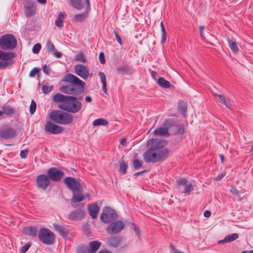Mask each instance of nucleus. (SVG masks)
<instances>
[{
  "instance_id": "nucleus-1",
  "label": "nucleus",
  "mask_w": 253,
  "mask_h": 253,
  "mask_svg": "<svg viewBox=\"0 0 253 253\" xmlns=\"http://www.w3.org/2000/svg\"><path fill=\"white\" fill-rule=\"evenodd\" d=\"M167 141L158 138H151L147 141L148 150L143 155L144 161L147 163H155L163 162L169 157V149L166 147Z\"/></svg>"
},
{
  "instance_id": "nucleus-2",
  "label": "nucleus",
  "mask_w": 253,
  "mask_h": 253,
  "mask_svg": "<svg viewBox=\"0 0 253 253\" xmlns=\"http://www.w3.org/2000/svg\"><path fill=\"white\" fill-rule=\"evenodd\" d=\"M53 99L55 102H62L58 104V108L69 113L78 112L82 107L81 102L75 96L64 95L59 93L53 96Z\"/></svg>"
},
{
  "instance_id": "nucleus-3",
  "label": "nucleus",
  "mask_w": 253,
  "mask_h": 253,
  "mask_svg": "<svg viewBox=\"0 0 253 253\" xmlns=\"http://www.w3.org/2000/svg\"><path fill=\"white\" fill-rule=\"evenodd\" d=\"M63 81L69 83V84L62 85L60 91L63 93L78 96L84 91L85 83L77 76L68 74L64 78Z\"/></svg>"
},
{
  "instance_id": "nucleus-4",
  "label": "nucleus",
  "mask_w": 253,
  "mask_h": 253,
  "mask_svg": "<svg viewBox=\"0 0 253 253\" xmlns=\"http://www.w3.org/2000/svg\"><path fill=\"white\" fill-rule=\"evenodd\" d=\"M81 180L76 179L74 177H67L63 180V182L67 188L70 190L73 196L71 199V204L74 208L77 207V203L83 201L85 197L83 194V187L82 184L80 182Z\"/></svg>"
},
{
  "instance_id": "nucleus-5",
  "label": "nucleus",
  "mask_w": 253,
  "mask_h": 253,
  "mask_svg": "<svg viewBox=\"0 0 253 253\" xmlns=\"http://www.w3.org/2000/svg\"><path fill=\"white\" fill-rule=\"evenodd\" d=\"M50 118L55 123L64 125H69L73 121L71 114L61 110H53L50 114Z\"/></svg>"
},
{
  "instance_id": "nucleus-6",
  "label": "nucleus",
  "mask_w": 253,
  "mask_h": 253,
  "mask_svg": "<svg viewBox=\"0 0 253 253\" xmlns=\"http://www.w3.org/2000/svg\"><path fill=\"white\" fill-rule=\"evenodd\" d=\"M16 46L17 40L12 34L3 35L0 38V47L2 50H12Z\"/></svg>"
},
{
  "instance_id": "nucleus-7",
  "label": "nucleus",
  "mask_w": 253,
  "mask_h": 253,
  "mask_svg": "<svg viewBox=\"0 0 253 253\" xmlns=\"http://www.w3.org/2000/svg\"><path fill=\"white\" fill-rule=\"evenodd\" d=\"M165 126L168 127V131L171 134L181 135L185 132L184 125L178 124L174 119L166 120Z\"/></svg>"
},
{
  "instance_id": "nucleus-8",
  "label": "nucleus",
  "mask_w": 253,
  "mask_h": 253,
  "mask_svg": "<svg viewBox=\"0 0 253 253\" xmlns=\"http://www.w3.org/2000/svg\"><path fill=\"white\" fill-rule=\"evenodd\" d=\"M39 239L43 244L51 245L55 242V235L49 229L42 228L39 232Z\"/></svg>"
},
{
  "instance_id": "nucleus-9",
  "label": "nucleus",
  "mask_w": 253,
  "mask_h": 253,
  "mask_svg": "<svg viewBox=\"0 0 253 253\" xmlns=\"http://www.w3.org/2000/svg\"><path fill=\"white\" fill-rule=\"evenodd\" d=\"M118 218L116 211L110 207H105L100 216V220L104 223H109Z\"/></svg>"
},
{
  "instance_id": "nucleus-10",
  "label": "nucleus",
  "mask_w": 253,
  "mask_h": 253,
  "mask_svg": "<svg viewBox=\"0 0 253 253\" xmlns=\"http://www.w3.org/2000/svg\"><path fill=\"white\" fill-rule=\"evenodd\" d=\"M15 53L12 52H3L0 50V69H6L13 64L12 58L15 57Z\"/></svg>"
},
{
  "instance_id": "nucleus-11",
  "label": "nucleus",
  "mask_w": 253,
  "mask_h": 253,
  "mask_svg": "<svg viewBox=\"0 0 253 253\" xmlns=\"http://www.w3.org/2000/svg\"><path fill=\"white\" fill-rule=\"evenodd\" d=\"M47 174L50 180L54 182H59L64 176V172L58 168L52 167L47 170Z\"/></svg>"
},
{
  "instance_id": "nucleus-12",
  "label": "nucleus",
  "mask_w": 253,
  "mask_h": 253,
  "mask_svg": "<svg viewBox=\"0 0 253 253\" xmlns=\"http://www.w3.org/2000/svg\"><path fill=\"white\" fill-rule=\"evenodd\" d=\"M125 223L121 220L113 221L107 226L106 231L109 234H116L121 232L125 227Z\"/></svg>"
},
{
  "instance_id": "nucleus-13",
  "label": "nucleus",
  "mask_w": 253,
  "mask_h": 253,
  "mask_svg": "<svg viewBox=\"0 0 253 253\" xmlns=\"http://www.w3.org/2000/svg\"><path fill=\"white\" fill-rule=\"evenodd\" d=\"M47 174H41L36 178V183L38 188L45 190L49 186L50 182Z\"/></svg>"
},
{
  "instance_id": "nucleus-14",
  "label": "nucleus",
  "mask_w": 253,
  "mask_h": 253,
  "mask_svg": "<svg viewBox=\"0 0 253 253\" xmlns=\"http://www.w3.org/2000/svg\"><path fill=\"white\" fill-rule=\"evenodd\" d=\"M84 205L82 204L79 208L69 213L68 218L72 221L81 220L84 217Z\"/></svg>"
},
{
  "instance_id": "nucleus-15",
  "label": "nucleus",
  "mask_w": 253,
  "mask_h": 253,
  "mask_svg": "<svg viewBox=\"0 0 253 253\" xmlns=\"http://www.w3.org/2000/svg\"><path fill=\"white\" fill-rule=\"evenodd\" d=\"M44 130L46 132L53 134H58L63 131V128L61 126L54 124L53 122L48 121L44 126Z\"/></svg>"
},
{
  "instance_id": "nucleus-16",
  "label": "nucleus",
  "mask_w": 253,
  "mask_h": 253,
  "mask_svg": "<svg viewBox=\"0 0 253 253\" xmlns=\"http://www.w3.org/2000/svg\"><path fill=\"white\" fill-rule=\"evenodd\" d=\"M16 135V131L11 127H1L0 128V136L3 139H6L13 138Z\"/></svg>"
},
{
  "instance_id": "nucleus-17",
  "label": "nucleus",
  "mask_w": 253,
  "mask_h": 253,
  "mask_svg": "<svg viewBox=\"0 0 253 253\" xmlns=\"http://www.w3.org/2000/svg\"><path fill=\"white\" fill-rule=\"evenodd\" d=\"M75 73L84 80L87 79L89 72L87 67L83 64H78L74 68Z\"/></svg>"
},
{
  "instance_id": "nucleus-18",
  "label": "nucleus",
  "mask_w": 253,
  "mask_h": 253,
  "mask_svg": "<svg viewBox=\"0 0 253 253\" xmlns=\"http://www.w3.org/2000/svg\"><path fill=\"white\" fill-rule=\"evenodd\" d=\"M117 72L121 75H132L134 73L133 68L127 64L120 65L117 68Z\"/></svg>"
},
{
  "instance_id": "nucleus-19",
  "label": "nucleus",
  "mask_w": 253,
  "mask_h": 253,
  "mask_svg": "<svg viewBox=\"0 0 253 253\" xmlns=\"http://www.w3.org/2000/svg\"><path fill=\"white\" fill-rule=\"evenodd\" d=\"M2 110V116L3 115H6L7 117H11L17 113V111L15 108L11 107L10 105L5 104L1 107Z\"/></svg>"
},
{
  "instance_id": "nucleus-20",
  "label": "nucleus",
  "mask_w": 253,
  "mask_h": 253,
  "mask_svg": "<svg viewBox=\"0 0 253 253\" xmlns=\"http://www.w3.org/2000/svg\"><path fill=\"white\" fill-rule=\"evenodd\" d=\"M37 5L35 2L29 3L25 6V14L27 17L35 15L36 12Z\"/></svg>"
},
{
  "instance_id": "nucleus-21",
  "label": "nucleus",
  "mask_w": 253,
  "mask_h": 253,
  "mask_svg": "<svg viewBox=\"0 0 253 253\" xmlns=\"http://www.w3.org/2000/svg\"><path fill=\"white\" fill-rule=\"evenodd\" d=\"M154 134L157 136H168L169 135V133L168 131V128L165 126V121L163 123V126L154 131Z\"/></svg>"
},
{
  "instance_id": "nucleus-22",
  "label": "nucleus",
  "mask_w": 253,
  "mask_h": 253,
  "mask_svg": "<svg viewBox=\"0 0 253 253\" xmlns=\"http://www.w3.org/2000/svg\"><path fill=\"white\" fill-rule=\"evenodd\" d=\"M23 233L27 236L36 237L38 232V229L36 226H28L23 229Z\"/></svg>"
},
{
  "instance_id": "nucleus-23",
  "label": "nucleus",
  "mask_w": 253,
  "mask_h": 253,
  "mask_svg": "<svg viewBox=\"0 0 253 253\" xmlns=\"http://www.w3.org/2000/svg\"><path fill=\"white\" fill-rule=\"evenodd\" d=\"M101 243L95 240L89 243L88 253H95L101 247Z\"/></svg>"
},
{
  "instance_id": "nucleus-24",
  "label": "nucleus",
  "mask_w": 253,
  "mask_h": 253,
  "mask_svg": "<svg viewBox=\"0 0 253 253\" xmlns=\"http://www.w3.org/2000/svg\"><path fill=\"white\" fill-rule=\"evenodd\" d=\"M88 210L90 216H91L93 219L96 218L99 210V208L97 204H92L88 205Z\"/></svg>"
},
{
  "instance_id": "nucleus-25",
  "label": "nucleus",
  "mask_w": 253,
  "mask_h": 253,
  "mask_svg": "<svg viewBox=\"0 0 253 253\" xmlns=\"http://www.w3.org/2000/svg\"><path fill=\"white\" fill-rule=\"evenodd\" d=\"M239 237L237 233H233L229 234L225 237L224 239L218 241V244H221L224 243H230L236 240Z\"/></svg>"
},
{
  "instance_id": "nucleus-26",
  "label": "nucleus",
  "mask_w": 253,
  "mask_h": 253,
  "mask_svg": "<svg viewBox=\"0 0 253 253\" xmlns=\"http://www.w3.org/2000/svg\"><path fill=\"white\" fill-rule=\"evenodd\" d=\"M121 238L118 236H113L110 238L107 243L108 245L114 248L117 247L120 245Z\"/></svg>"
},
{
  "instance_id": "nucleus-27",
  "label": "nucleus",
  "mask_w": 253,
  "mask_h": 253,
  "mask_svg": "<svg viewBox=\"0 0 253 253\" xmlns=\"http://www.w3.org/2000/svg\"><path fill=\"white\" fill-rule=\"evenodd\" d=\"M157 84L162 87L168 88L172 85L169 82L165 79L163 77H160L157 81Z\"/></svg>"
},
{
  "instance_id": "nucleus-28",
  "label": "nucleus",
  "mask_w": 253,
  "mask_h": 253,
  "mask_svg": "<svg viewBox=\"0 0 253 253\" xmlns=\"http://www.w3.org/2000/svg\"><path fill=\"white\" fill-rule=\"evenodd\" d=\"M53 226L54 228V229L59 232L60 235L62 236H67L68 232L67 231L65 228L57 223H53Z\"/></svg>"
},
{
  "instance_id": "nucleus-29",
  "label": "nucleus",
  "mask_w": 253,
  "mask_h": 253,
  "mask_svg": "<svg viewBox=\"0 0 253 253\" xmlns=\"http://www.w3.org/2000/svg\"><path fill=\"white\" fill-rule=\"evenodd\" d=\"M98 76L100 77L101 79V82L102 84V89L103 92L107 94V82H106V78L105 74L102 72H99L98 73Z\"/></svg>"
},
{
  "instance_id": "nucleus-30",
  "label": "nucleus",
  "mask_w": 253,
  "mask_h": 253,
  "mask_svg": "<svg viewBox=\"0 0 253 253\" xmlns=\"http://www.w3.org/2000/svg\"><path fill=\"white\" fill-rule=\"evenodd\" d=\"M66 14L62 12H60L58 14L57 19L55 20V24L56 26L59 28H62L64 26L63 19Z\"/></svg>"
},
{
  "instance_id": "nucleus-31",
  "label": "nucleus",
  "mask_w": 253,
  "mask_h": 253,
  "mask_svg": "<svg viewBox=\"0 0 253 253\" xmlns=\"http://www.w3.org/2000/svg\"><path fill=\"white\" fill-rule=\"evenodd\" d=\"M187 104L183 100H179L178 103V109L179 113L184 116L187 112Z\"/></svg>"
},
{
  "instance_id": "nucleus-32",
  "label": "nucleus",
  "mask_w": 253,
  "mask_h": 253,
  "mask_svg": "<svg viewBox=\"0 0 253 253\" xmlns=\"http://www.w3.org/2000/svg\"><path fill=\"white\" fill-rule=\"evenodd\" d=\"M228 43L229 47L234 53H237L239 51V48L235 40L228 39Z\"/></svg>"
},
{
  "instance_id": "nucleus-33",
  "label": "nucleus",
  "mask_w": 253,
  "mask_h": 253,
  "mask_svg": "<svg viewBox=\"0 0 253 253\" xmlns=\"http://www.w3.org/2000/svg\"><path fill=\"white\" fill-rule=\"evenodd\" d=\"M71 5L78 10H81L83 8L82 0H70Z\"/></svg>"
},
{
  "instance_id": "nucleus-34",
  "label": "nucleus",
  "mask_w": 253,
  "mask_h": 253,
  "mask_svg": "<svg viewBox=\"0 0 253 253\" xmlns=\"http://www.w3.org/2000/svg\"><path fill=\"white\" fill-rule=\"evenodd\" d=\"M108 124V122L105 119L99 118L95 120L92 123V125L94 126H105Z\"/></svg>"
},
{
  "instance_id": "nucleus-35",
  "label": "nucleus",
  "mask_w": 253,
  "mask_h": 253,
  "mask_svg": "<svg viewBox=\"0 0 253 253\" xmlns=\"http://www.w3.org/2000/svg\"><path fill=\"white\" fill-rule=\"evenodd\" d=\"M214 95L218 98V100L221 103L225 105L227 108H230V103H229V100L224 95H219L215 94Z\"/></svg>"
},
{
  "instance_id": "nucleus-36",
  "label": "nucleus",
  "mask_w": 253,
  "mask_h": 253,
  "mask_svg": "<svg viewBox=\"0 0 253 253\" xmlns=\"http://www.w3.org/2000/svg\"><path fill=\"white\" fill-rule=\"evenodd\" d=\"M87 17V14L86 13H81L75 14L73 20L76 22H82Z\"/></svg>"
},
{
  "instance_id": "nucleus-37",
  "label": "nucleus",
  "mask_w": 253,
  "mask_h": 253,
  "mask_svg": "<svg viewBox=\"0 0 253 253\" xmlns=\"http://www.w3.org/2000/svg\"><path fill=\"white\" fill-rule=\"evenodd\" d=\"M75 60L77 61H80L83 63H85L87 61L84 56V54L82 52H79L76 55Z\"/></svg>"
},
{
  "instance_id": "nucleus-38",
  "label": "nucleus",
  "mask_w": 253,
  "mask_h": 253,
  "mask_svg": "<svg viewBox=\"0 0 253 253\" xmlns=\"http://www.w3.org/2000/svg\"><path fill=\"white\" fill-rule=\"evenodd\" d=\"M128 167L127 164L124 161L120 162L119 165V172L123 174H125L126 172V170Z\"/></svg>"
},
{
  "instance_id": "nucleus-39",
  "label": "nucleus",
  "mask_w": 253,
  "mask_h": 253,
  "mask_svg": "<svg viewBox=\"0 0 253 253\" xmlns=\"http://www.w3.org/2000/svg\"><path fill=\"white\" fill-rule=\"evenodd\" d=\"M46 51L49 52H53L55 51V47L50 40H48L46 44Z\"/></svg>"
},
{
  "instance_id": "nucleus-40",
  "label": "nucleus",
  "mask_w": 253,
  "mask_h": 253,
  "mask_svg": "<svg viewBox=\"0 0 253 253\" xmlns=\"http://www.w3.org/2000/svg\"><path fill=\"white\" fill-rule=\"evenodd\" d=\"M143 162L141 160L135 159L133 161V166L135 169H138L142 167Z\"/></svg>"
},
{
  "instance_id": "nucleus-41",
  "label": "nucleus",
  "mask_w": 253,
  "mask_h": 253,
  "mask_svg": "<svg viewBox=\"0 0 253 253\" xmlns=\"http://www.w3.org/2000/svg\"><path fill=\"white\" fill-rule=\"evenodd\" d=\"M184 190L182 192L183 193H186L188 195L193 190V185L191 183L185 185Z\"/></svg>"
},
{
  "instance_id": "nucleus-42",
  "label": "nucleus",
  "mask_w": 253,
  "mask_h": 253,
  "mask_svg": "<svg viewBox=\"0 0 253 253\" xmlns=\"http://www.w3.org/2000/svg\"><path fill=\"white\" fill-rule=\"evenodd\" d=\"M88 249L87 247L84 244L80 245L77 249V253H86Z\"/></svg>"
},
{
  "instance_id": "nucleus-43",
  "label": "nucleus",
  "mask_w": 253,
  "mask_h": 253,
  "mask_svg": "<svg viewBox=\"0 0 253 253\" xmlns=\"http://www.w3.org/2000/svg\"><path fill=\"white\" fill-rule=\"evenodd\" d=\"M52 85L47 86L46 85H43L42 86V92L45 94H48L52 91Z\"/></svg>"
},
{
  "instance_id": "nucleus-44",
  "label": "nucleus",
  "mask_w": 253,
  "mask_h": 253,
  "mask_svg": "<svg viewBox=\"0 0 253 253\" xmlns=\"http://www.w3.org/2000/svg\"><path fill=\"white\" fill-rule=\"evenodd\" d=\"M176 182L178 186H185L187 183V180L185 178H181L176 179Z\"/></svg>"
},
{
  "instance_id": "nucleus-45",
  "label": "nucleus",
  "mask_w": 253,
  "mask_h": 253,
  "mask_svg": "<svg viewBox=\"0 0 253 253\" xmlns=\"http://www.w3.org/2000/svg\"><path fill=\"white\" fill-rule=\"evenodd\" d=\"M42 46L41 44L39 43L35 44L32 49V51L35 54L38 53L41 49Z\"/></svg>"
},
{
  "instance_id": "nucleus-46",
  "label": "nucleus",
  "mask_w": 253,
  "mask_h": 253,
  "mask_svg": "<svg viewBox=\"0 0 253 253\" xmlns=\"http://www.w3.org/2000/svg\"><path fill=\"white\" fill-rule=\"evenodd\" d=\"M37 105L34 100H32L30 106V112L31 114H33L36 111Z\"/></svg>"
},
{
  "instance_id": "nucleus-47",
  "label": "nucleus",
  "mask_w": 253,
  "mask_h": 253,
  "mask_svg": "<svg viewBox=\"0 0 253 253\" xmlns=\"http://www.w3.org/2000/svg\"><path fill=\"white\" fill-rule=\"evenodd\" d=\"M31 246V244L30 243H26L24 246H22L20 248V253H25L28 249L30 248V247Z\"/></svg>"
},
{
  "instance_id": "nucleus-48",
  "label": "nucleus",
  "mask_w": 253,
  "mask_h": 253,
  "mask_svg": "<svg viewBox=\"0 0 253 253\" xmlns=\"http://www.w3.org/2000/svg\"><path fill=\"white\" fill-rule=\"evenodd\" d=\"M40 72V69L37 67H35L30 72L29 76L30 77L33 78L36 76V74H38Z\"/></svg>"
},
{
  "instance_id": "nucleus-49",
  "label": "nucleus",
  "mask_w": 253,
  "mask_h": 253,
  "mask_svg": "<svg viewBox=\"0 0 253 253\" xmlns=\"http://www.w3.org/2000/svg\"><path fill=\"white\" fill-rule=\"evenodd\" d=\"M161 31H162V40L161 42L162 43H163L165 42L167 39V33L166 31L165 28V27H163V28H161Z\"/></svg>"
},
{
  "instance_id": "nucleus-50",
  "label": "nucleus",
  "mask_w": 253,
  "mask_h": 253,
  "mask_svg": "<svg viewBox=\"0 0 253 253\" xmlns=\"http://www.w3.org/2000/svg\"><path fill=\"white\" fill-rule=\"evenodd\" d=\"M114 35H115V38L117 40V41L120 44V45H122L123 44V42L122 41V40H121V37H120L119 35V33L118 31H114Z\"/></svg>"
},
{
  "instance_id": "nucleus-51",
  "label": "nucleus",
  "mask_w": 253,
  "mask_h": 253,
  "mask_svg": "<svg viewBox=\"0 0 253 253\" xmlns=\"http://www.w3.org/2000/svg\"><path fill=\"white\" fill-rule=\"evenodd\" d=\"M28 150L27 149L23 150L20 152V157L23 159H25L27 157Z\"/></svg>"
},
{
  "instance_id": "nucleus-52",
  "label": "nucleus",
  "mask_w": 253,
  "mask_h": 253,
  "mask_svg": "<svg viewBox=\"0 0 253 253\" xmlns=\"http://www.w3.org/2000/svg\"><path fill=\"white\" fill-rule=\"evenodd\" d=\"M99 59L100 63L102 64L105 62V55L103 52H101L99 54Z\"/></svg>"
},
{
  "instance_id": "nucleus-53",
  "label": "nucleus",
  "mask_w": 253,
  "mask_h": 253,
  "mask_svg": "<svg viewBox=\"0 0 253 253\" xmlns=\"http://www.w3.org/2000/svg\"><path fill=\"white\" fill-rule=\"evenodd\" d=\"M230 192L235 195H237V196H239L240 195V192L237 189L236 187H234V186H232L231 189H230Z\"/></svg>"
},
{
  "instance_id": "nucleus-54",
  "label": "nucleus",
  "mask_w": 253,
  "mask_h": 253,
  "mask_svg": "<svg viewBox=\"0 0 253 253\" xmlns=\"http://www.w3.org/2000/svg\"><path fill=\"white\" fill-rule=\"evenodd\" d=\"M205 29V27L204 26H200L199 30H200V34L202 39V40H205V37L204 36V29Z\"/></svg>"
},
{
  "instance_id": "nucleus-55",
  "label": "nucleus",
  "mask_w": 253,
  "mask_h": 253,
  "mask_svg": "<svg viewBox=\"0 0 253 253\" xmlns=\"http://www.w3.org/2000/svg\"><path fill=\"white\" fill-rule=\"evenodd\" d=\"M225 175H226V172L223 171L220 174L218 175L216 177L215 179L217 181H220L225 176Z\"/></svg>"
},
{
  "instance_id": "nucleus-56",
  "label": "nucleus",
  "mask_w": 253,
  "mask_h": 253,
  "mask_svg": "<svg viewBox=\"0 0 253 253\" xmlns=\"http://www.w3.org/2000/svg\"><path fill=\"white\" fill-rule=\"evenodd\" d=\"M131 228L133 229L136 234L139 236L140 234L139 229L137 227L136 225L133 223L131 224Z\"/></svg>"
},
{
  "instance_id": "nucleus-57",
  "label": "nucleus",
  "mask_w": 253,
  "mask_h": 253,
  "mask_svg": "<svg viewBox=\"0 0 253 253\" xmlns=\"http://www.w3.org/2000/svg\"><path fill=\"white\" fill-rule=\"evenodd\" d=\"M149 71L151 74V77H152V78L153 79H154L155 80L157 81V77L158 76L157 73L154 71L151 70V69H149Z\"/></svg>"
},
{
  "instance_id": "nucleus-58",
  "label": "nucleus",
  "mask_w": 253,
  "mask_h": 253,
  "mask_svg": "<svg viewBox=\"0 0 253 253\" xmlns=\"http://www.w3.org/2000/svg\"><path fill=\"white\" fill-rule=\"evenodd\" d=\"M42 68H43V70L44 72L46 74L49 75L50 74V70H49V69L47 66V65L46 64L44 65L42 67Z\"/></svg>"
},
{
  "instance_id": "nucleus-59",
  "label": "nucleus",
  "mask_w": 253,
  "mask_h": 253,
  "mask_svg": "<svg viewBox=\"0 0 253 253\" xmlns=\"http://www.w3.org/2000/svg\"><path fill=\"white\" fill-rule=\"evenodd\" d=\"M170 247L171 249V250L173 251V253H183L182 252H180L177 250L174 247V246L172 244H170Z\"/></svg>"
},
{
  "instance_id": "nucleus-60",
  "label": "nucleus",
  "mask_w": 253,
  "mask_h": 253,
  "mask_svg": "<svg viewBox=\"0 0 253 253\" xmlns=\"http://www.w3.org/2000/svg\"><path fill=\"white\" fill-rule=\"evenodd\" d=\"M54 55L56 57V58H61L62 57V53H60V52L58 51H54Z\"/></svg>"
},
{
  "instance_id": "nucleus-61",
  "label": "nucleus",
  "mask_w": 253,
  "mask_h": 253,
  "mask_svg": "<svg viewBox=\"0 0 253 253\" xmlns=\"http://www.w3.org/2000/svg\"><path fill=\"white\" fill-rule=\"evenodd\" d=\"M148 171L147 170H144L141 171L137 172L134 174L135 176H139L142 175L143 173L147 172Z\"/></svg>"
},
{
  "instance_id": "nucleus-62",
  "label": "nucleus",
  "mask_w": 253,
  "mask_h": 253,
  "mask_svg": "<svg viewBox=\"0 0 253 253\" xmlns=\"http://www.w3.org/2000/svg\"><path fill=\"white\" fill-rule=\"evenodd\" d=\"M204 215L205 217H210L211 216V212L209 211H206L204 212Z\"/></svg>"
},
{
  "instance_id": "nucleus-63",
  "label": "nucleus",
  "mask_w": 253,
  "mask_h": 253,
  "mask_svg": "<svg viewBox=\"0 0 253 253\" xmlns=\"http://www.w3.org/2000/svg\"><path fill=\"white\" fill-rule=\"evenodd\" d=\"M85 100L86 102H91L92 101V98L90 96H87L85 97Z\"/></svg>"
},
{
  "instance_id": "nucleus-64",
  "label": "nucleus",
  "mask_w": 253,
  "mask_h": 253,
  "mask_svg": "<svg viewBox=\"0 0 253 253\" xmlns=\"http://www.w3.org/2000/svg\"><path fill=\"white\" fill-rule=\"evenodd\" d=\"M120 143L123 145H126V139H125V138L122 139L121 140Z\"/></svg>"
}]
</instances>
